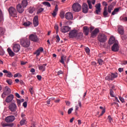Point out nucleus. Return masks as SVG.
<instances>
[{
	"label": "nucleus",
	"mask_w": 127,
	"mask_h": 127,
	"mask_svg": "<svg viewBox=\"0 0 127 127\" xmlns=\"http://www.w3.org/2000/svg\"><path fill=\"white\" fill-rule=\"evenodd\" d=\"M20 43L22 47L26 48L30 45V40L26 38H22L20 40Z\"/></svg>",
	"instance_id": "f257e3e1"
},
{
	"label": "nucleus",
	"mask_w": 127,
	"mask_h": 127,
	"mask_svg": "<svg viewBox=\"0 0 127 127\" xmlns=\"http://www.w3.org/2000/svg\"><path fill=\"white\" fill-rule=\"evenodd\" d=\"M11 93V89L8 87V86H5L4 88V90L3 93L1 94V97L3 99H4L6 96H8Z\"/></svg>",
	"instance_id": "f03ea898"
},
{
	"label": "nucleus",
	"mask_w": 127,
	"mask_h": 127,
	"mask_svg": "<svg viewBox=\"0 0 127 127\" xmlns=\"http://www.w3.org/2000/svg\"><path fill=\"white\" fill-rule=\"evenodd\" d=\"M107 39V36L105 34H99L98 36V40L101 43H105Z\"/></svg>",
	"instance_id": "7ed1b4c3"
},
{
	"label": "nucleus",
	"mask_w": 127,
	"mask_h": 127,
	"mask_svg": "<svg viewBox=\"0 0 127 127\" xmlns=\"http://www.w3.org/2000/svg\"><path fill=\"white\" fill-rule=\"evenodd\" d=\"M72 10L75 11V12H79L82 8V6L80 5L79 3H74L73 4L72 6Z\"/></svg>",
	"instance_id": "20e7f679"
},
{
	"label": "nucleus",
	"mask_w": 127,
	"mask_h": 127,
	"mask_svg": "<svg viewBox=\"0 0 127 127\" xmlns=\"http://www.w3.org/2000/svg\"><path fill=\"white\" fill-rule=\"evenodd\" d=\"M29 40L33 41V42H37L39 40L38 37L35 34H31L29 36Z\"/></svg>",
	"instance_id": "39448f33"
},
{
	"label": "nucleus",
	"mask_w": 127,
	"mask_h": 127,
	"mask_svg": "<svg viewBox=\"0 0 127 127\" xmlns=\"http://www.w3.org/2000/svg\"><path fill=\"white\" fill-rule=\"evenodd\" d=\"M8 11H9V14L11 16H13V17H16V10L15 9V8L13 7H10L8 9Z\"/></svg>",
	"instance_id": "423d86ee"
},
{
	"label": "nucleus",
	"mask_w": 127,
	"mask_h": 127,
	"mask_svg": "<svg viewBox=\"0 0 127 127\" xmlns=\"http://www.w3.org/2000/svg\"><path fill=\"white\" fill-rule=\"evenodd\" d=\"M13 51L15 52V53H17L19 52L20 50V45L19 44H15L13 45L12 47Z\"/></svg>",
	"instance_id": "0eeeda50"
},
{
	"label": "nucleus",
	"mask_w": 127,
	"mask_h": 127,
	"mask_svg": "<svg viewBox=\"0 0 127 127\" xmlns=\"http://www.w3.org/2000/svg\"><path fill=\"white\" fill-rule=\"evenodd\" d=\"M77 32H78V30H71L69 33V38H76V35H77Z\"/></svg>",
	"instance_id": "6e6552de"
},
{
	"label": "nucleus",
	"mask_w": 127,
	"mask_h": 127,
	"mask_svg": "<svg viewBox=\"0 0 127 127\" xmlns=\"http://www.w3.org/2000/svg\"><path fill=\"white\" fill-rule=\"evenodd\" d=\"M70 29H71V28H70L69 26H64L61 28V31L63 33H66L67 32H69V31H70Z\"/></svg>",
	"instance_id": "1a4fd4ad"
},
{
	"label": "nucleus",
	"mask_w": 127,
	"mask_h": 127,
	"mask_svg": "<svg viewBox=\"0 0 127 127\" xmlns=\"http://www.w3.org/2000/svg\"><path fill=\"white\" fill-rule=\"evenodd\" d=\"M9 110L11 111V112H16V110L17 109V107L16 106V104L14 103H12L9 105Z\"/></svg>",
	"instance_id": "9d476101"
},
{
	"label": "nucleus",
	"mask_w": 127,
	"mask_h": 127,
	"mask_svg": "<svg viewBox=\"0 0 127 127\" xmlns=\"http://www.w3.org/2000/svg\"><path fill=\"white\" fill-rule=\"evenodd\" d=\"M15 120V117L14 116H9L5 119L6 123H12Z\"/></svg>",
	"instance_id": "9b49d317"
},
{
	"label": "nucleus",
	"mask_w": 127,
	"mask_h": 127,
	"mask_svg": "<svg viewBox=\"0 0 127 127\" xmlns=\"http://www.w3.org/2000/svg\"><path fill=\"white\" fill-rule=\"evenodd\" d=\"M17 10L19 13H22L24 11V7L21 5V4L19 3L16 6Z\"/></svg>",
	"instance_id": "f8f14e48"
},
{
	"label": "nucleus",
	"mask_w": 127,
	"mask_h": 127,
	"mask_svg": "<svg viewBox=\"0 0 127 127\" xmlns=\"http://www.w3.org/2000/svg\"><path fill=\"white\" fill-rule=\"evenodd\" d=\"M65 18L67 20H73V14L71 12H68L65 14Z\"/></svg>",
	"instance_id": "ddd939ff"
},
{
	"label": "nucleus",
	"mask_w": 127,
	"mask_h": 127,
	"mask_svg": "<svg viewBox=\"0 0 127 127\" xmlns=\"http://www.w3.org/2000/svg\"><path fill=\"white\" fill-rule=\"evenodd\" d=\"M95 12L96 14H100L101 13V10L102 9L101 8V4L100 3L95 4Z\"/></svg>",
	"instance_id": "4468645a"
},
{
	"label": "nucleus",
	"mask_w": 127,
	"mask_h": 127,
	"mask_svg": "<svg viewBox=\"0 0 127 127\" xmlns=\"http://www.w3.org/2000/svg\"><path fill=\"white\" fill-rule=\"evenodd\" d=\"M119 49L120 47H119V44H118V43L116 42V43H115L112 46V50L114 52H117V51H119Z\"/></svg>",
	"instance_id": "2eb2a0df"
},
{
	"label": "nucleus",
	"mask_w": 127,
	"mask_h": 127,
	"mask_svg": "<svg viewBox=\"0 0 127 127\" xmlns=\"http://www.w3.org/2000/svg\"><path fill=\"white\" fill-rule=\"evenodd\" d=\"M14 98V96L13 94H10L9 96H8L5 99L6 103H10V102L12 101V100H13V98Z\"/></svg>",
	"instance_id": "dca6fc26"
},
{
	"label": "nucleus",
	"mask_w": 127,
	"mask_h": 127,
	"mask_svg": "<svg viewBox=\"0 0 127 127\" xmlns=\"http://www.w3.org/2000/svg\"><path fill=\"white\" fill-rule=\"evenodd\" d=\"M33 24L34 26L35 27H36V26H38V24H39L38 22V16L36 15L34 16L33 18Z\"/></svg>",
	"instance_id": "f3484780"
},
{
	"label": "nucleus",
	"mask_w": 127,
	"mask_h": 127,
	"mask_svg": "<svg viewBox=\"0 0 127 127\" xmlns=\"http://www.w3.org/2000/svg\"><path fill=\"white\" fill-rule=\"evenodd\" d=\"M82 11L83 13H88V5L86 3H83Z\"/></svg>",
	"instance_id": "a211bd4d"
},
{
	"label": "nucleus",
	"mask_w": 127,
	"mask_h": 127,
	"mask_svg": "<svg viewBox=\"0 0 127 127\" xmlns=\"http://www.w3.org/2000/svg\"><path fill=\"white\" fill-rule=\"evenodd\" d=\"M100 32V30L98 28H96L95 30L91 33V37L93 38L97 36V34H98Z\"/></svg>",
	"instance_id": "6ab92c4d"
},
{
	"label": "nucleus",
	"mask_w": 127,
	"mask_h": 127,
	"mask_svg": "<svg viewBox=\"0 0 127 127\" xmlns=\"http://www.w3.org/2000/svg\"><path fill=\"white\" fill-rule=\"evenodd\" d=\"M116 42H117L118 43V41H116V38H115V37L112 36L109 39V44L110 45H112V44H114V43L115 44V43H116Z\"/></svg>",
	"instance_id": "aec40b11"
},
{
	"label": "nucleus",
	"mask_w": 127,
	"mask_h": 127,
	"mask_svg": "<svg viewBox=\"0 0 127 127\" xmlns=\"http://www.w3.org/2000/svg\"><path fill=\"white\" fill-rule=\"evenodd\" d=\"M44 49H43V48L40 47L39 48L35 53H34V54L36 55V56H39L40 55V53L41 52H43Z\"/></svg>",
	"instance_id": "412c9836"
},
{
	"label": "nucleus",
	"mask_w": 127,
	"mask_h": 127,
	"mask_svg": "<svg viewBox=\"0 0 127 127\" xmlns=\"http://www.w3.org/2000/svg\"><path fill=\"white\" fill-rule=\"evenodd\" d=\"M103 14L104 17H109V16H110V15H109V13L108 12V8H107V7L104 8Z\"/></svg>",
	"instance_id": "4be33fe9"
},
{
	"label": "nucleus",
	"mask_w": 127,
	"mask_h": 127,
	"mask_svg": "<svg viewBox=\"0 0 127 127\" xmlns=\"http://www.w3.org/2000/svg\"><path fill=\"white\" fill-rule=\"evenodd\" d=\"M46 66H47V64H44L42 65H39V70L42 71V72H44V71H45V67H46Z\"/></svg>",
	"instance_id": "5701e85b"
},
{
	"label": "nucleus",
	"mask_w": 127,
	"mask_h": 127,
	"mask_svg": "<svg viewBox=\"0 0 127 127\" xmlns=\"http://www.w3.org/2000/svg\"><path fill=\"white\" fill-rule=\"evenodd\" d=\"M7 51L10 57H13V56L15 55V54H14V53L10 49V48H8Z\"/></svg>",
	"instance_id": "b1692460"
},
{
	"label": "nucleus",
	"mask_w": 127,
	"mask_h": 127,
	"mask_svg": "<svg viewBox=\"0 0 127 127\" xmlns=\"http://www.w3.org/2000/svg\"><path fill=\"white\" fill-rule=\"evenodd\" d=\"M89 31H90V29L88 27H83V33H84L85 35H88L89 34Z\"/></svg>",
	"instance_id": "393cba45"
},
{
	"label": "nucleus",
	"mask_w": 127,
	"mask_h": 127,
	"mask_svg": "<svg viewBox=\"0 0 127 127\" xmlns=\"http://www.w3.org/2000/svg\"><path fill=\"white\" fill-rule=\"evenodd\" d=\"M57 11H58V5H56L55 9L53 11V12L52 13L53 16H56L57 15Z\"/></svg>",
	"instance_id": "a878e982"
},
{
	"label": "nucleus",
	"mask_w": 127,
	"mask_h": 127,
	"mask_svg": "<svg viewBox=\"0 0 127 127\" xmlns=\"http://www.w3.org/2000/svg\"><path fill=\"white\" fill-rule=\"evenodd\" d=\"M67 59V57H66V56H62L61 57V59L60 61L61 63H62V64H65V62L64 61H66Z\"/></svg>",
	"instance_id": "bb28decb"
},
{
	"label": "nucleus",
	"mask_w": 127,
	"mask_h": 127,
	"mask_svg": "<svg viewBox=\"0 0 127 127\" xmlns=\"http://www.w3.org/2000/svg\"><path fill=\"white\" fill-rule=\"evenodd\" d=\"M118 32H119V33L121 34V35H123V34H124V27L119 26L118 28Z\"/></svg>",
	"instance_id": "cd10ccee"
},
{
	"label": "nucleus",
	"mask_w": 127,
	"mask_h": 127,
	"mask_svg": "<svg viewBox=\"0 0 127 127\" xmlns=\"http://www.w3.org/2000/svg\"><path fill=\"white\" fill-rule=\"evenodd\" d=\"M83 37V33H76V35L75 36V38L76 39H81Z\"/></svg>",
	"instance_id": "c85d7f7f"
},
{
	"label": "nucleus",
	"mask_w": 127,
	"mask_h": 127,
	"mask_svg": "<svg viewBox=\"0 0 127 127\" xmlns=\"http://www.w3.org/2000/svg\"><path fill=\"white\" fill-rule=\"evenodd\" d=\"M1 126L3 127H13V123H11V124H7V123H1Z\"/></svg>",
	"instance_id": "c756f323"
},
{
	"label": "nucleus",
	"mask_w": 127,
	"mask_h": 127,
	"mask_svg": "<svg viewBox=\"0 0 127 127\" xmlns=\"http://www.w3.org/2000/svg\"><path fill=\"white\" fill-rule=\"evenodd\" d=\"M27 4H28L27 0H23L22 1L21 5H22L23 7H26V6H27Z\"/></svg>",
	"instance_id": "7c9ffc66"
},
{
	"label": "nucleus",
	"mask_w": 127,
	"mask_h": 127,
	"mask_svg": "<svg viewBox=\"0 0 127 127\" xmlns=\"http://www.w3.org/2000/svg\"><path fill=\"white\" fill-rule=\"evenodd\" d=\"M20 124L21 126H24V125H26V119L23 118L20 122Z\"/></svg>",
	"instance_id": "2f4dec72"
},
{
	"label": "nucleus",
	"mask_w": 127,
	"mask_h": 127,
	"mask_svg": "<svg viewBox=\"0 0 127 127\" xmlns=\"http://www.w3.org/2000/svg\"><path fill=\"white\" fill-rule=\"evenodd\" d=\"M3 14H2V12L1 11V10L0 9V23L2 22L3 21Z\"/></svg>",
	"instance_id": "473e14b6"
},
{
	"label": "nucleus",
	"mask_w": 127,
	"mask_h": 127,
	"mask_svg": "<svg viewBox=\"0 0 127 127\" xmlns=\"http://www.w3.org/2000/svg\"><path fill=\"white\" fill-rule=\"evenodd\" d=\"M111 77L113 79V80H114V79H115V78H118V76L119 75V74H118L117 72H115V73H111Z\"/></svg>",
	"instance_id": "72a5a7b5"
},
{
	"label": "nucleus",
	"mask_w": 127,
	"mask_h": 127,
	"mask_svg": "<svg viewBox=\"0 0 127 127\" xmlns=\"http://www.w3.org/2000/svg\"><path fill=\"white\" fill-rule=\"evenodd\" d=\"M113 9L114 6L113 5H110L109 6H108V10L109 13H111V12H112V10H113Z\"/></svg>",
	"instance_id": "f704fd0d"
},
{
	"label": "nucleus",
	"mask_w": 127,
	"mask_h": 127,
	"mask_svg": "<svg viewBox=\"0 0 127 127\" xmlns=\"http://www.w3.org/2000/svg\"><path fill=\"white\" fill-rule=\"evenodd\" d=\"M35 11V8L34 7H30L28 9V12L29 13H33V12Z\"/></svg>",
	"instance_id": "c9c22d12"
},
{
	"label": "nucleus",
	"mask_w": 127,
	"mask_h": 127,
	"mask_svg": "<svg viewBox=\"0 0 127 127\" xmlns=\"http://www.w3.org/2000/svg\"><path fill=\"white\" fill-rule=\"evenodd\" d=\"M120 10L119 8H115L112 13V15H115V14H117V12H119V11Z\"/></svg>",
	"instance_id": "e433bc0d"
},
{
	"label": "nucleus",
	"mask_w": 127,
	"mask_h": 127,
	"mask_svg": "<svg viewBox=\"0 0 127 127\" xmlns=\"http://www.w3.org/2000/svg\"><path fill=\"white\" fill-rule=\"evenodd\" d=\"M87 3H88L89 8H90V9H92L93 6L92 5V2L91 1V0H87Z\"/></svg>",
	"instance_id": "4c0bfd02"
},
{
	"label": "nucleus",
	"mask_w": 127,
	"mask_h": 127,
	"mask_svg": "<svg viewBox=\"0 0 127 127\" xmlns=\"http://www.w3.org/2000/svg\"><path fill=\"white\" fill-rule=\"evenodd\" d=\"M43 4H44V5H46V6H48V7H50V6H51V4H50V3L47 1L43 2Z\"/></svg>",
	"instance_id": "58836bf2"
},
{
	"label": "nucleus",
	"mask_w": 127,
	"mask_h": 127,
	"mask_svg": "<svg viewBox=\"0 0 127 127\" xmlns=\"http://www.w3.org/2000/svg\"><path fill=\"white\" fill-rule=\"evenodd\" d=\"M43 10H44V8H43L42 7L39 8L37 10V14H39L40 13H41V12H42V11H43Z\"/></svg>",
	"instance_id": "ea45409f"
},
{
	"label": "nucleus",
	"mask_w": 127,
	"mask_h": 127,
	"mask_svg": "<svg viewBox=\"0 0 127 127\" xmlns=\"http://www.w3.org/2000/svg\"><path fill=\"white\" fill-rule=\"evenodd\" d=\"M55 29L56 30V33H58V32H59V27L58 26V25L56 24L55 25Z\"/></svg>",
	"instance_id": "a19ab883"
},
{
	"label": "nucleus",
	"mask_w": 127,
	"mask_h": 127,
	"mask_svg": "<svg viewBox=\"0 0 127 127\" xmlns=\"http://www.w3.org/2000/svg\"><path fill=\"white\" fill-rule=\"evenodd\" d=\"M30 24H31V22H30V21L25 22L23 23V25L24 26H29V25H30Z\"/></svg>",
	"instance_id": "79ce46f5"
},
{
	"label": "nucleus",
	"mask_w": 127,
	"mask_h": 127,
	"mask_svg": "<svg viewBox=\"0 0 127 127\" xmlns=\"http://www.w3.org/2000/svg\"><path fill=\"white\" fill-rule=\"evenodd\" d=\"M106 80H108V81L111 80L113 81V78L112 77V75H108L105 77Z\"/></svg>",
	"instance_id": "37998d69"
},
{
	"label": "nucleus",
	"mask_w": 127,
	"mask_h": 127,
	"mask_svg": "<svg viewBox=\"0 0 127 127\" xmlns=\"http://www.w3.org/2000/svg\"><path fill=\"white\" fill-rule=\"evenodd\" d=\"M16 77H18V78H21V77H22V75H21L19 73H17L14 75V78H16Z\"/></svg>",
	"instance_id": "c03bdc74"
},
{
	"label": "nucleus",
	"mask_w": 127,
	"mask_h": 127,
	"mask_svg": "<svg viewBox=\"0 0 127 127\" xmlns=\"http://www.w3.org/2000/svg\"><path fill=\"white\" fill-rule=\"evenodd\" d=\"M13 75H12V73H11V72L8 71V73L6 75L7 77H8V78H12Z\"/></svg>",
	"instance_id": "a18cd8bd"
},
{
	"label": "nucleus",
	"mask_w": 127,
	"mask_h": 127,
	"mask_svg": "<svg viewBox=\"0 0 127 127\" xmlns=\"http://www.w3.org/2000/svg\"><path fill=\"white\" fill-rule=\"evenodd\" d=\"M60 16H61V18H64V17H65V13L63 11H62L60 13Z\"/></svg>",
	"instance_id": "49530a36"
},
{
	"label": "nucleus",
	"mask_w": 127,
	"mask_h": 127,
	"mask_svg": "<svg viewBox=\"0 0 127 127\" xmlns=\"http://www.w3.org/2000/svg\"><path fill=\"white\" fill-rule=\"evenodd\" d=\"M98 63L99 65H103L104 64V61L102 59H99L98 60Z\"/></svg>",
	"instance_id": "de8ad7c7"
},
{
	"label": "nucleus",
	"mask_w": 127,
	"mask_h": 127,
	"mask_svg": "<svg viewBox=\"0 0 127 127\" xmlns=\"http://www.w3.org/2000/svg\"><path fill=\"white\" fill-rule=\"evenodd\" d=\"M110 93L111 96L113 98H115V95H114V91H113L112 89H110Z\"/></svg>",
	"instance_id": "09e8293b"
},
{
	"label": "nucleus",
	"mask_w": 127,
	"mask_h": 127,
	"mask_svg": "<svg viewBox=\"0 0 127 127\" xmlns=\"http://www.w3.org/2000/svg\"><path fill=\"white\" fill-rule=\"evenodd\" d=\"M6 82L8 85H11V84H12V80H11V79H7Z\"/></svg>",
	"instance_id": "8fccbe9b"
},
{
	"label": "nucleus",
	"mask_w": 127,
	"mask_h": 127,
	"mask_svg": "<svg viewBox=\"0 0 127 127\" xmlns=\"http://www.w3.org/2000/svg\"><path fill=\"white\" fill-rule=\"evenodd\" d=\"M56 42L58 43L59 41H60V37H59V35H58L56 36Z\"/></svg>",
	"instance_id": "3c124183"
},
{
	"label": "nucleus",
	"mask_w": 127,
	"mask_h": 127,
	"mask_svg": "<svg viewBox=\"0 0 127 127\" xmlns=\"http://www.w3.org/2000/svg\"><path fill=\"white\" fill-rule=\"evenodd\" d=\"M85 52L87 54H89L90 53V49H89V48H85Z\"/></svg>",
	"instance_id": "603ef678"
},
{
	"label": "nucleus",
	"mask_w": 127,
	"mask_h": 127,
	"mask_svg": "<svg viewBox=\"0 0 127 127\" xmlns=\"http://www.w3.org/2000/svg\"><path fill=\"white\" fill-rule=\"evenodd\" d=\"M72 111H73V108H71L69 109L68 111V115H70V114H71V113H72Z\"/></svg>",
	"instance_id": "864d4df0"
},
{
	"label": "nucleus",
	"mask_w": 127,
	"mask_h": 127,
	"mask_svg": "<svg viewBox=\"0 0 127 127\" xmlns=\"http://www.w3.org/2000/svg\"><path fill=\"white\" fill-rule=\"evenodd\" d=\"M119 100H120L122 103H125V99L123 97H119Z\"/></svg>",
	"instance_id": "5fc2aeb1"
},
{
	"label": "nucleus",
	"mask_w": 127,
	"mask_h": 127,
	"mask_svg": "<svg viewBox=\"0 0 127 127\" xmlns=\"http://www.w3.org/2000/svg\"><path fill=\"white\" fill-rule=\"evenodd\" d=\"M108 119L109 121V122L112 123V121H113V118H112V117H111V116H109L108 117Z\"/></svg>",
	"instance_id": "6e6d98bb"
},
{
	"label": "nucleus",
	"mask_w": 127,
	"mask_h": 127,
	"mask_svg": "<svg viewBox=\"0 0 127 127\" xmlns=\"http://www.w3.org/2000/svg\"><path fill=\"white\" fill-rule=\"evenodd\" d=\"M17 103L18 106L19 107V106H20V104H21V101H20V100L18 99L17 100Z\"/></svg>",
	"instance_id": "4d7b16f0"
},
{
	"label": "nucleus",
	"mask_w": 127,
	"mask_h": 127,
	"mask_svg": "<svg viewBox=\"0 0 127 127\" xmlns=\"http://www.w3.org/2000/svg\"><path fill=\"white\" fill-rule=\"evenodd\" d=\"M29 91L31 94L32 95V94H33V88L32 87H31L29 89Z\"/></svg>",
	"instance_id": "13d9d810"
},
{
	"label": "nucleus",
	"mask_w": 127,
	"mask_h": 127,
	"mask_svg": "<svg viewBox=\"0 0 127 127\" xmlns=\"http://www.w3.org/2000/svg\"><path fill=\"white\" fill-rule=\"evenodd\" d=\"M23 106L24 107V108H26V107H27V102H25L23 103Z\"/></svg>",
	"instance_id": "bf43d9fd"
},
{
	"label": "nucleus",
	"mask_w": 127,
	"mask_h": 127,
	"mask_svg": "<svg viewBox=\"0 0 127 127\" xmlns=\"http://www.w3.org/2000/svg\"><path fill=\"white\" fill-rule=\"evenodd\" d=\"M103 5L105 6V7H107V6L108 5V3L106 1H103Z\"/></svg>",
	"instance_id": "052dcab7"
},
{
	"label": "nucleus",
	"mask_w": 127,
	"mask_h": 127,
	"mask_svg": "<svg viewBox=\"0 0 127 127\" xmlns=\"http://www.w3.org/2000/svg\"><path fill=\"white\" fill-rule=\"evenodd\" d=\"M21 118H22L23 119V118H25L26 115H25V114H24V113H22L21 114Z\"/></svg>",
	"instance_id": "680f3d73"
},
{
	"label": "nucleus",
	"mask_w": 127,
	"mask_h": 127,
	"mask_svg": "<svg viewBox=\"0 0 127 127\" xmlns=\"http://www.w3.org/2000/svg\"><path fill=\"white\" fill-rule=\"evenodd\" d=\"M118 71H119V72H120V73H122V72H123V71H124V68H119V69H118Z\"/></svg>",
	"instance_id": "e2e57ef3"
},
{
	"label": "nucleus",
	"mask_w": 127,
	"mask_h": 127,
	"mask_svg": "<svg viewBox=\"0 0 127 127\" xmlns=\"http://www.w3.org/2000/svg\"><path fill=\"white\" fill-rule=\"evenodd\" d=\"M61 74H63V71L62 70H59L58 71V75H61Z\"/></svg>",
	"instance_id": "0e129e2a"
},
{
	"label": "nucleus",
	"mask_w": 127,
	"mask_h": 127,
	"mask_svg": "<svg viewBox=\"0 0 127 127\" xmlns=\"http://www.w3.org/2000/svg\"><path fill=\"white\" fill-rule=\"evenodd\" d=\"M15 96L16 97H17V98H18V99L20 98V95H19V94H18V93H15Z\"/></svg>",
	"instance_id": "69168bd1"
},
{
	"label": "nucleus",
	"mask_w": 127,
	"mask_h": 127,
	"mask_svg": "<svg viewBox=\"0 0 127 127\" xmlns=\"http://www.w3.org/2000/svg\"><path fill=\"white\" fill-rule=\"evenodd\" d=\"M37 78L38 79V80H41L42 79V77H41V75H37Z\"/></svg>",
	"instance_id": "338daca9"
},
{
	"label": "nucleus",
	"mask_w": 127,
	"mask_h": 127,
	"mask_svg": "<svg viewBox=\"0 0 127 127\" xmlns=\"http://www.w3.org/2000/svg\"><path fill=\"white\" fill-rule=\"evenodd\" d=\"M122 65H126L127 64V61H124L121 63Z\"/></svg>",
	"instance_id": "774afa93"
}]
</instances>
